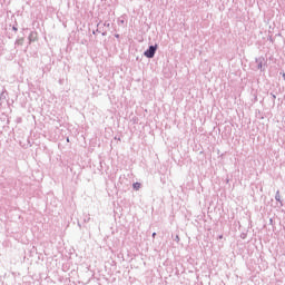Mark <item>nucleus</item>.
Masks as SVG:
<instances>
[{
	"label": "nucleus",
	"mask_w": 285,
	"mask_h": 285,
	"mask_svg": "<svg viewBox=\"0 0 285 285\" xmlns=\"http://www.w3.org/2000/svg\"><path fill=\"white\" fill-rule=\"evenodd\" d=\"M139 188H141V184L135 183V184H134V189H135V190H139Z\"/></svg>",
	"instance_id": "nucleus-2"
},
{
	"label": "nucleus",
	"mask_w": 285,
	"mask_h": 285,
	"mask_svg": "<svg viewBox=\"0 0 285 285\" xmlns=\"http://www.w3.org/2000/svg\"><path fill=\"white\" fill-rule=\"evenodd\" d=\"M13 30H17V28H13Z\"/></svg>",
	"instance_id": "nucleus-5"
},
{
	"label": "nucleus",
	"mask_w": 285,
	"mask_h": 285,
	"mask_svg": "<svg viewBox=\"0 0 285 285\" xmlns=\"http://www.w3.org/2000/svg\"><path fill=\"white\" fill-rule=\"evenodd\" d=\"M155 52H157V45L150 46L149 49L145 51V57L153 59V57H155Z\"/></svg>",
	"instance_id": "nucleus-1"
},
{
	"label": "nucleus",
	"mask_w": 285,
	"mask_h": 285,
	"mask_svg": "<svg viewBox=\"0 0 285 285\" xmlns=\"http://www.w3.org/2000/svg\"><path fill=\"white\" fill-rule=\"evenodd\" d=\"M276 202H279V196H276Z\"/></svg>",
	"instance_id": "nucleus-3"
},
{
	"label": "nucleus",
	"mask_w": 285,
	"mask_h": 285,
	"mask_svg": "<svg viewBox=\"0 0 285 285\" xmlns=\"http://www.w3.org/2000/svg\"><path fill=\"white\" fill-rule=\"evenodd\" d=\"M156 235H157V234H156V233H154V234H153V237H155Z\"/></svg>",
	"instance_id": "nucleus-4"
},
{
	"label": "nucleus",
	"mask_w": 285,
	"mask_h": 285,
	"mask_svg": "<svg viewBox=\"0 0 285 285\" xmlns=\"http://www.w3.org/2000/svg\"><path fill=\"white\" fill-rule=\"evenodd\" d=\"M283 77H285V73H283Z\"/></svg>",
	"instance_id": "nucleus-6"
}]
</instances>
